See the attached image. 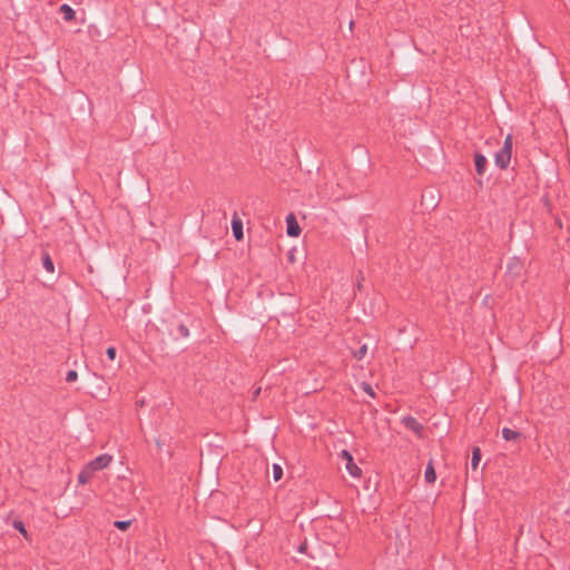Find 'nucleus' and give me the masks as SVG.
Instances as JSON below:
<instances>
[{"label": "nucleus", "instance_id": "1", "mask_svg": "<svg viewBox=\"0 0 570 570\" xmlns=\"http://www.w3.org/2000/svg\"><path fill=\"white\" fill-rule=\"evenodd\" d=\"M512 155V136L508 135L501 149L495 153L494 163L500 169L508 168Z\"/></svg>", "mask_w": 570, "mask_h": 570}, {"label": "nucleus", "instance_id": "10", "mask_svg": "<svg viewBox=\"0 0 570 570\" xmlns=\"http://www.w3.org/2000/svg\"><path fill=\"white\" fill-rule=\"evenodd\" d=\"M60 12L63 14V19L66 21H72L75 19L76 12L69 4L60 6Z\"/></svg>", "mask_w": 570, "mask_h": 570}, {"label": "nucleus", "instance_id": "21", "mask_svg": "<svg viewBox=\"0 0 570 570\" xmlns=\"http://www.w3.org/2000/svg\"><path fill=\"white\" fill-rule=\"evenodd\" d=\"M297 551H298L299 553H306V552H307V542H306V541L302 542V543L298 546Z\"/></svg>", "mask_w": 570, "mask_h": 570}, {"label": "nucleus", "instance_id": "13", "mask_svg": "<svg viewBox=\"0 0 570 570\" xmlns=\"http://www.w3.org/2000/svg\"><path fill=\"white\" fill-rule=\"evenodd\" d=\"M481 461V451L478 446L472 449L471 469L476 470Z\"/></svg>", "mask_w": 570, "mask_h": 570}, {"label": "nucleus", "instance_id": "17", "mask_svg": "<svg viewBox=\"0 0 570 570\" xmlns=\"http://www.w3.org/2000/svg\"><path fill=\"white\" fill-rule=\"evenodd\" d=\"M130 524H131V521H130V520H126V521H115V522H114V525H115L117 529L121 530V531L127 530V529L130 527Z\"/></svg>", "mask_w": 570, "mask_h": 570}, {"label": "nucleus", "instance_id": "16", "mask_svg": "<svg viewBox=\"0 0 570 570\" xmlns=\"http://www.w3.org/2000/svg\"><path fill=\"white\" fill-rule=\"evenodd\" d=\"M283 476V469L281 465L278 464H274L273 465V479L275 481H279Z\"/></svg>", "mask_w": 570, "mask_h": 570}, {"label": "nucleus", "instance_id": "18", "mask_svg": "<svg viewBox=\"0 0 570 570\" xmlns=\"http://www.w3.org/2000/svg\"><path fill=\"white\" fill-rule=\"evenodd\" d=\"M78 377V373L75 370H70L66 375V381L68 383L75 382Z\"/></svg>", "mask_w": 570, "mask_h": 570}, {"label": "nucleus", "instance_id": "14", "mask_svg": "<svg viewBox=\"0 0 570 570\" xmlns=\"http://www.w3.org/2000/svg\"><path fill=\"white\" fill-rule=\"evenodd\" d=\"M12 527L19 531L24 538H28V532H27V529L24 527V523L21 521V520H14L12 522Z\"/></svg>", "mask_w": 570, "mask_h": 570}, {"label": "nucleus", "instance_id": "15", "mask_svg": "<svg viewBox=\"0 0 570 570\" xmlns=\"http://www.w3.org/2000/svg\"><path fill=\"white\" fill-rule=\"evenodd\" d=\"M367 353V345L366 344H363L360 346V348L357 351H355L353 353V356L356 358V360H362Z\"/></svg>", "mask_w": 570, "mask_h": 570}, {"label": "nucleus", "instance_id": "7", "mask_svg": "<svg viewBox=\"0 0 570 570\" xmlns=\"http://www.w3.org/2000/svg\"><path fill=\"white\" fill-rule=\"evenodd\" d=\"M232 229H233V234H234V237L236 238V240H242L243 237H244V233H243V222L240 220V218L237 216V213L235 212L234 215H233V219H232Z\"/></svg>", "mask_w": 570, "mask_h": 570}, {"label": "nucleus", "instance_id": "11", "mask_svg": "<svg viewBox=\"0 0 570 570\" xmlns=\"http://www.w3.org/2000/svg\"><path fill=\"white\" fill-rule=\"evenodd\" d=\"M95 473H92L86 465L78 474V483L86 484L90 481V479L94 476Z\"/></svg>", "mask_w": 570, "mask_h": 570}, {"label": "nucleus", "instance_id": "24", "mask_svg": "<svg viewBox=\"0 0 570 570\" xmlns=\"http://www.w3.org/2000/svg\"><path fill=\"white\" fill-rule=\"evenodd\" d=\"M247 118L249 119L250 122H254V120L250 119V115H247Z\"/></svg>", "mask_w": 570, "mask_h": 570}, {"label": "nucleus", "instance_id": "20", "mask_svg": "<svg viewBox=\"0 0 570 570\" xmlns=\"http://www.w3.org/2000/svg\"><path fill=\"white\" fill-rule=\"evenodd\" d=\"M116 348L110 346L107 348L106 354L110 361H114L116 358Z\"/></svg>", "mask_w": 570, "mask_h": 570}, {"label": "nucleus", "instance_id": "3", "mask_svg": "<svg viewBox=\"0 0 570 570\" xmlns=\"http://www.w3.org/2000/svg\"><path fill=\"white\" fill-rule=\"evenodd\" d=\"M341 456L346 461L345 468L348 473L355 478L360 476L362 470L354 463L352 454L348 451L343 450Z\"/></svg>", "mask_w": 570, "mask_h": 570}, {"label": "nucleus", "instance_id": "2", "mask_svg": "<svg viewBox=\"0 0 570 570\" xmlns=\"http://www.w3.org/2000/svg\"><path fill=\"white\" fill-rule=\"evenodd\" d=\"M111 460H112V458L110 455L101 454V455L95 458L94 460H91L88 464H86V466L92 473H96L97 471H101L105 468H107L110 464Z\"/></svg>", "mask_w": 570, "mask_h": 570}, {"label": "nucleus", "instance_id": "12", "mask_svg": "<svg viewBox=\"0 0 570 570\" xmlns=\"http://www.w3.org/2000/svg\"><path fill=\"white\" fill-rule=\"evenodd\" d=\"M41 261H42V266L43 268L48 272V273H53L55 271V265H53V262L50 257V255L48 253H43L42 254V257H41Z\"/></svg>", "mask_w": 570, "mask_h": 570}, {"label": "nucleus", "instance_id": "8", "mask_svg": "<svg viewBox=\"0 0 570 570\" xmlns=\"http://www.w3.org/2000/svg\"><path fill=\"white\" fill-rule=\"evenodd\" d=\"M502 438L505 441H517L521 439V433L509 428L502 429Z\"/></svg>", "mask_w": 570, "mask_h": 570}, {"label": "nucleus", "instance_id": "5", "mask_svg": "<svg viewBox=\"0 0 570 570\" xmlns=\"http://www.w3.org/2000/svg\"><path fill=\"white\" fill-rule=\"evenodd\" d=\"M287 235L291 237H297L301 234V227L296 220L294 214H289L286 217Z\"/></svg>", "mask_w": 570, "mask_h": 570}, {"label": "nucleus", "instance_id": "6", "mask_svg": "<svg viewBox=\"0 0 570 570\" xmlns=\"http://www.w3.org/2000/svg\"><path fill=\"white\" fill-rule=\"evenodd\" d=\"M487 165H488V159L484 155H482L481 153H474V167H475V171L479 176H483V174L485 173V168H487Z\"/></svg>", "mask_w": 570, "mask_h": 570}, {"label": "nucleus", "instance_id": "9", "mask_svg": "<svg viewBox=\"0 0 570 570\" xmlns=\"http://www.w3.org/2000/svg\"><path fill=\"white\" fill-rule=\"evenodd\" d=\"M424 479L428 483H433L436 480V473L433 463L430 461L424 472Z\"/></svg>", "mask_w": 570, "mask_h": 570}, {"label": "nucleus", "instance_id": "4", "mask_svg": "<svg viewBox=\"0 0 570 570\" xmlns=\"http://www.w3.org/2000/svg\"><path fill=\"white\" fill-rule=\"evenodd\" d=\"M402 423L404 424V426L409 430H411L412 432H414L416 435L421 436L422 435V432H423V425L413 416H404L402 419Z\"/></svg>", "mask_w": 570, "mask_h": 570}, {"label": "nucleus", "instance_id": "22", "mask_svg": "<svg viewBox=\"0 0 570 570\" xmlns=\"http://www.w3.org/2000/svg\"><path fill=\"white\" fill-rule=\"evenodd\" d=\"M179 332L183 336H188V328L185 325L179 326Z\"/></svg>", "mask_w": 570, "mask_h": 570}, {"label": "nucleus", "instance_id": "23", "mask_svg": "<svg viewBox=\"0 0 570 570\" xmlns=\"http://www.w3.org/2000/svg\"><path fill=\"white\" fill-rule=\"evenodd\" d=\"M259 392H261V387H258L257 390H255V392H254V395H253V396H254V397H256V396L259 394Z\"/></svg>", "mask_w": 570, "mask_h": 570}, {"label": "nucleus", "instance_id": "19", "mask_svg": "<svg viewBox=\"0 0 570 570\" xmlns=\"http://www.w3.org/2000/svg\"><path fill=\"white\" fill-rule=\"evenodd\" d=\"M362 389H363V391H364L365 393H367L371 397H374V396H375V393H374V391H373V389H372V386H371L370 384H367V383H363V384H362Z\"/></svg>", "mask_w": 570, "mask_h": 570}]
</instances>
